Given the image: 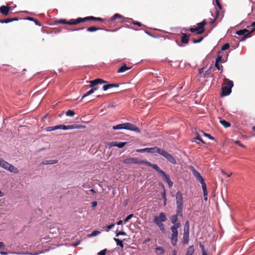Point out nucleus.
Here are the masks:
<instances>
[{
	"label": "nucleus",
	"instance_id": "52",
	"mask_svg": "<svg viewBox=\"0 0 255 255\" xmlns=\"http://www.w3.org/2000/svg\"><path fill=\"white\" fill-rule=\"evenodd\" d=\"M114 226H115V224L113 223L110 225L107 226V227H106V228L107 229V231H109V230L112 229Z\"/></svg>",
	"mask_w": 255,
	"mask_h": 255
},
{
	"label": "nucleus",
	"instance_id": "22",
	"mask_svg": "<svg viewBox=\"0 0 255 255\" xmlns=\"http://www.w3.org/2000/svg\"><path fill=\"white\" fill-rule=\"evenodd\" d=\"M189 241V232H184L183 237V244H188Z\"/></svg>",
	"mask_w": 255,
	"mask_h": 255
},
{
	"label": "nucleus",
	"instance_id": "55",
	"mask_svg": "<svg viewBox=\"0 0 255 255\" xmlns=\"http://www.w3.org/2000/svg\"><path fill=\"white\" fill-rule=\"evenodd\" d=\"M196 137L194 138V139L192 141H195V140H199L201 138V137L198 134V133L196 132Z\"/></svg>",
	"mask_w": 255,
	"mask_h": 255
},
{
	"label": "nucleus",
	"instance_id": "62",
	"mask_svg": "<svg viewBox=\"0 0 255 255\" xmlns=\"http://www.w3.org/2000/svg\"><path fill=\"white\" fill-rule=\"evenodd\" d=\"M4 247V244L3 242H0V249H3Z\"/></svg>",
	"mask_w": 255,
	"mask_h": 255
},
{
	"label": "nucleus",
	"instance_id": "45",
	"mask_svg": "<svg viewBox=\"0 0 255 255\" xmlns=\"http://www.w3.org/2000/svg\"><path fill=\"white\" fill-rule=\"evenodd\" d=\"M119 86V84H108L109 89L114 88V87H118Z\"/></svg>",
	"mask_w": 255,
	"mask_h": 255
},
{
	"label": "nucleus",
	"instance_id": "20",
	"mask_svg": "<svg viewBox=\"0 0 255 255\" xmlns=\"http://www.w3.org/2000/svg\"><path fill=\"white\" fill-rule=\"evenodd\" d=\"M161 148H158L157 147H154L151 148H147V152L148 153H158L160 154Z\"/></svg>",
	"mask_w": 255,
	"mask_h": 255
},
{
	"label": "nucleus",
	"instance_id": "35",
	"mask_svg": "<svg viewBox=\"0 0 255 255\" xmlns=\"http://www.w3.org/2000/svg\"><path fill=\"white\" fill-rule=\"evenodd\" d=\"M99 29H101V28H98V27H95V26H91V27H90L89 28H88L87 29V31H88V32H94V31H96L98 30H99Z\"/></svg>",
	"mask_w": 255,
	"mask_h": 255
},
{
	"label": "nucleus",
	"instance_id": "46",
	"mask_svg": "<svg viewBox=\"0 0 255 255\" xmlns=\"http://www.w3.org/2000/svg\"><path fill=\"white\" fill-rule=\"evenodd\" d=\"M201 132L203 133V135L205 136H206V137H208L209 138H210L211 139H212V140L214 139V138L213 137H212L211 135H210V134H209L208 133H205L203 131H201Z\"/></svg>",
	"mask_w": 255,
	"mask_h": 255
},
{
	"label": "nucleus",
	"instance_id": "13",
	"mask_svg": "<svg viewBox=\"0 0 255 255\" xmlns=\"http://www.w3.org/2000/svg\"><path fill=\"white\" fill-rule=\"evenodd\" d=\"M80 19H81V17H79L76 19H71L69 21H67L66 19H59L57 21V22L63 24L76 25L82 22V21H80Z\"/></svg>",
	"mask_w": 255,
	"mask_h": 255
},
{
	"label": "nucleus",
	"instance_id": "19",
	"mask_svg": "<svg viewBox=\"0 0 255 255\" xmlns=\"http://www.w3.org/2000/svg\"><path fill=\"white\" fill-rule=\"evenodd\" d=\"M128 143L127 142H112L110 143V146H117L120 148H123L125 145H126Z\"/></svg>",
	"mask_w": 255,
	"mask_h": 255
},
{
	"label": "nucleus",
	"instance_id": "43",
	"mask_svg": "<svg viewBox=\"0 0 255 255\" xmlns=\"http://www.w3.org/2000/svg\"><path fill=\"white\" fill-rule=\"evenodd\" d=\"M100 233V232H99L98 231H94L89 236L90 237L96 236L97 235L99 234Z\"/></svg>",
	"mask_w": 255,
	"mask_h": 255
},
{
	"label": "nucleus",
	"instance_id": "61",
	"mask_svg": "<svg viewBox=\"0 0 255 255\" xmlns=\"http://www.w3.org/2000/svg\"><path fill=\"white\" fill-rule=\"evenodd\" d=\"M115 107V105L113 103H110L108 105V108Z\"/></svg>",
	"mask_w": 255,
	"mask_h": 255
},
{
	"label": "nucleus",
	"instance_id": "64",
	"mask_svg": "<svg viewBox=\"0 0 255 255\" xmlns=\"http://www.w3.org/2000/svg\"><path fill=\"white\" fill-rule=\"evenodd\" d=\"M122 224H123V221H122V220H120V221H119L118 222V223H117V224H118V225H122Z\"/></svg>",
	"mask_w": 255,
	"mask_h": 255
},
{
	"label": "nucleus",
	"instance_id": "49",
	"mask_svg": "<svg viewBox=\"0 0 255 255\" xmlns=\"http://www.w3.org/2000/svg\"><path fill=\"white\" fill-rule=\"evenodd\" d=\"M106 249L103 250L98 253V255H106Z\"/></svg>",
	"mask_w": 255,
	"mask_h": 255
},
{
	"label": "nucleus",
	"instance_id": "8",
	"mask_svg": "<svg viewBox=\"0 0 255 255\" xmlns=\"http://www.w3.org/2000/svg\"><path fill=\"white\" fill-rule=\"evenodd\" d=\"M0 166L5 170L17 174L19 172L17 168L14 167L12 165L5 161L2 158H1L0 161Z\"/></svg>",
	"mask_w": 255,
	"mask_h": 255
},
{
	"label": "nucleus",
	"instance_id": "28",
	"mask_svg": "<svg viewBox=\"0 0 255 255\" xmlns=\"http://www.w3.org/2000/svg\"><path fill=\"white\" fill-rule=\"evenodd\" d=\"M195 249L194 246H190L187 248L185 255H193Z\"/></svg>",
	"mask_w": 255,
	"mask_h": 255
},
{
	"label": "nucleus",
	"instance_id": "16",
	"mask_svg": "<svg viewBox=\"0 0 255 255\" xmlns=\"http://www.w3.org/2000/svg\"><path fill=\"white\" fill-rule=\"evenodd\" d=\"M192 172H193V175L196 178L197 180L199 181L200 182V183L201 184H202V183L203 184L204 183H205V181H204V179L201 176V175H200V173L199 172H198L194 168H193V169L192 170Z\"/></svg>",
	"mask_w": 255,
	"mask_h": 255
},
{
	"label": "nucleus",
	"instance_id": "54",
	"mask_svg": "<svg viewBox=\"0 0 255 255\" xmlns=\"http://www.w3.org/2000/svg\"><path fill=\"white\" fill-rule=\"evenodd\" d=\"M136 151L138 152H147V148H143V149H138L136 150Z\"/></svg>",
	"mask_w": 255,
	"mask_h": 255
},
{
	"label": "nucleus",
	"instance_id": "27",
	"mask_svg": "<svg viewBox=\"0 0 255 255\" xmlns=\"http://www.w3.org/2000/svg\"><path fill=\"white\" fill-rule=\"evenodd\" d=\"M130 20H132L131 23L134 25H136L138 26H141L142 25V24L140 22L138 21H135L132 19H129L128 18H125L124 20H122V22H130Z\"/></svg>",
	"mask_w": 255,
	"mask_h": 255
},
{
	"label": "nucleus",
	"instance_id": "36",
	"mask_svg": "<svg viewBox=\"0 0 255 255\" xmlns=\"http://www.w3.org/2000/svg\"><path fill=\"white\" fill-rule=\"evenodd\" d=\"M117 18H123V17L122 15H121V14H119V13H116L115 14H114L111 18V19L112 20H115L116 19H117Z\"/></svg>",
	"mask_w": 255,
	"mask_h": 255
},
{
	"label": "nucleus",
	"instance_id": "42",
	"mask_svg": "<svg viewBox=\"0 0 255 255\" xmlns=\"http://www.w3.org/2000/svg\"><path fill=\"white\" fill-rule=\"evenodd\" d=\"M161 196H162V198L164 199V205H166V193H165V191L164 190V191L161 193Z\"/></svg>",
	"mask_w": 255,
	"mask_h": 255
},
{
	"label": "nucleus",
	"instance_id": "17",
	"mask_svg": "<svg viewBox=\"0 0 255 255\" xmlns=\"http://www.w3.org/2000/svg\"><path fill=\"white\" fill-rule=\"evenodd\" d=\"M190 34L182 33L181 37V41L183 44H187L189 42V38Z\"/></svg>",
	"mask_w": 255,
	"mask_h": 255
},
{
	"label": "nucleus",
	"instance_id": "15",
	"mask_svg": "<svg viewBox=\"0 0 255 255\" xmlns=\"http://www.w3.org/2000/svg\"><path fill=\"white\" fill-rule=\"evenodd\" d=\"M88 20H97V21H104V19L101 18V17H96L93 16H87L85 17L84 18H81V19H80V21H82V22H85Z\"/></svg>",
	"mask_w": 255,
	"mask_h": 255
},
{
	"label": "nucleus",
	"instance_id": "48",
	"mask_svg": "<svg viewBox=\"0 0 255 255\" xmlns=\"http://www.w3.org/2000/svg\"><path fill=\"white\" fill-rule=\"evenodd\" d=\"M120 235H126V233L124 231H119L117 232L116 233V236L118 237Z\"/></svg>",
	"mask_w": 255,
	"mask_h": 255
},
{
	"label": "nucleus",
	"instance_id": "32",
	"mask_svg": "<svg viewBox=\"0 0 255 255\" xmlns=\"http://www.w3.org/2000/svg\"><path fill=\"white\" fill-rule=\"evenodd\" d=\"M114 240L116 242L117 246H120L122 249L124 248V244L122 240L118 238H114Z\"/></svg>",
	"mask_w": 255,
	"mask_h": 255
},
{
	"label": "nucleus",
	"instance_id": "2",
	"mask_svg": "<svg viewBox=\"0 0 255 255\" xmlns=\"http://www.w3.org/2000/svg\"><path fill=\"white\" fill-rule=\"evenodd\" d=\"M167 220L166 214L163 212H161L158 216L153 217V222L158 227L161 232H164L165 231V228L163 223L165 222Z\"/></svg>",
	"mask_w": 255,
	"mask_h": 255
},
{
	"label": "nucleus",
	"instance_id": "31",
	"mask_svg": "<svg viewBox=\"0 0 255 255\" xmlns=\"http://www.w3.org/2000/svg\"><path fill=\"white\" fill-rule=\"evenodd\" d=\"M220 122L221 124L226 128H229L231 126L230 123L224 120H221Z\"/></svg>",
	"mask_w": 255,
	"mask_h": 255
},
{
	"label": "nucleus",
	"instance_id": "33",
	"mask_svg": "<svg viewBox=\"0 0 255 255\" xmlns=\"http://www.w3.org/2000/svg\"><path fill=\"white\" fill-rule=\"evenodd\" d=\"M202 187L203 189L204 196H207L208 192H207V187H206V183H204L203 184L202 183Z\"/></svg>",
	"mask_w": 255,
	"mask_h": 255
},
{
	"label": "nucleus",
	"instance_id": "23",
	"mask_svg": "<svg viewBox=\"0 0 255 255\" xmlns=\"http://www.w3.org/2000/svg\"><path fill=\"white\" fill-rule=\"evenodd\" d=\"M181 226H180L179 224L172 226L170 228L171 231L172 232V234L178 235L177 229L179 228Z\"/></svg>",
	"mask_w": 255,
	"mask_h": 255
},
{
	"label": "nucleus",
	"instance_id": "30",
	"mask_svg": "<svg viewBox=\"0 0 255 255\" xmlns=\"http://www.w3.org/2000/svg\"><path fill=\"white\" fill-rule=\"evenodd\" d=\"M58 162L57 160H45L41 162V164L46 165V164H53L57 163Z\"/></svg>",
	"mask_w": 255,
	"mask_h": 255
},
{
	"label": "nucleus",
	"instance_id": "51",
	"mask_svg": "<svg viewBox=\"0 0 255 255\" xmlns=\"http://www.w3.org/2000/svg\"><path fill=\"white\" fill-rule=\"evenodd\" d=\"M216 13H217L216 15V17H215V18H214V19H213V20L211 22V23L212 24H213V23L215 22V21L216 20L217 18L218 17V15H219V11H218V10H216Z\"/></svg>",
	"mask_w": 255,
	"mask_h": 255
},
{
	"label": "nucleus",
	"instance_id": "41",
	"mask_svg": "<svg viewBox=\"0 0 255 255\" xmlns=\"http://www.w3.org/2000/svg\"><path fill=\"white\" fill-rule=\"evenodd\" d=\"M203 39V37H201L199 39H193L192 41L194 43H197L200 42Z\"/></svg>",
	"mask_w": 255,
	"mask_h": 255
},
{
	"label": "nucleus",
	"instance_id": "63",
	"mask_svg": "<svg viewBox=\"0 0 255 255\" xmlns=\"http://www.w3.org/2000/svg\"><path fill=\"white\" fill-rule=\"evenodd\" d=\"M27 19L29 20H30V21H34L35 18L32 17H28L27 18Z\"/></svg>",
	"mask_w": 255,
	"mask_h": 255
},
{
	"label": "nucleus",
	"instance_id": "56",
	"mask_svg": "<svg viewBox=\"0 0 255 255\" xmlns=\"http://www.w3.org/2000/svg\"><path fill=\"white\" fill-rule=\"evenodd\" d=\"M216 4L219 7L220 9H222V5L219 2V0H215Z\"/></svg>",
	"mask_w": 255,
	"mask_h": 255
},
{
	"label": "nucleus",
	"instance_id": "39",
	"mask_svg": "<svg viewBox=\"0 0 255 255\" xmlns=\"http://www.w3.org/2000/svg\"><path fill=\"white\" fill-rule=\"evenodd\" d=\"M10 22H11V20L10 19V18H8L5 19H1L0 20V22L1 23H9Z\"/></svg>",
	"mask_w": 255,
	"mask_h": 255
},
{
	"label": "nucleus",
	"instance_id": "24",
	"mask_svg": "<svg viewBox=\"0 0 255 255\" xmlns=\"http://www.w3.org/2000/svg\"><path fill=\"white\" fill-rule=\"evenodd\" d=\"M177 237L178 235L177 234H171V235L170 240L171 244L174 246H175L177 245Z\"/></svg>",
	"mask_w": 255,
	"mask_h": 255
},
{
	"label": "nucleus",
	"instance_id": "47",
	"mask_svg": "<svg viewBox=\"0 0 255 255\" xmlns=\"http://www.w3.org/2000/svg\"><path fill=\"white\" fill-rule=\"evenodd\" d=\"M235 144L243 147V148H245L246 147V146L244 145L243 144H242L241 142V141L240 140H237L235 142Z\"/></svg>",
	"mask_w": 255,
	"mask_h": 255
},
{
	"label": "nucleus",
	"instance_id": "58",
	"mask_svg": "<svg viewBox=\"0 0 255 255\" xmlns=\"http://www.w3.org/2000/svg\"><path fill=\"white\" fill-rule=\"evenodd\" d=\"M97 205V203L96 201H94L92 203V206L93 208H95Z\"/></svg>",
	"mask_w": 255,
	"mask_h": 255
},
{
	"label": "nucleus",
	"instance_id": "50",
	"mask_svg": "<svg viewBox=\"0 0 255 255\" xmlns=\"http://www.w3.org/2000/svg\"><path fill=\"white\" fill-rule=\"evenodd\" d=\"M189 31H191V32H196V33L197 34V32H198V29L196 27H190L189 28Z\"/></svg>",
	"mask_w": 255,
	"mask_h": 255
},
{
	"label": "nucleus",
	"instance_id": "57",
	"mask_svg": "<svg viewBox=\"0 0 255 255\" xmlns=\"http://www.w3.org/2000/svg\"><path fill=\"white\" fill-rule=\"evenodd\" d=\"M103 89L104 91H106L109 89L108 84L104 85L103 87Z\"/></svg>",
	"mask_w": 255,
	"mask_h": 255
},
{
	"label": "nucleus",
	"instance_id": "4",
	"mask_svg": "<svg viewBox=\"0 0 255 255\" xmlns=\"http://www.w3.org/2000/svg\"><path fill=\"white\" fill-rule=\"evenodd\" d=\"M113 128L115 130L122 129H128L131 131H135L137 133L140 132V129L139 128L136 127L135 125L129 123H126L114 126H113Z\"/></svg>",
	"mask_w": 255,
	"mask_h": 255
},
{
	"label": "nucleus",
	"instance_id": "25",
	"mask_svg": "<svg viewBox=\"0 0 255 255\" xmlns=\"http://www.w3.org/2000/svg\"><path fill=\"white\" fill-rule=\"evenodd\" d=\"M131 67H128L126 66V64H123L122 66L119 68L117 71L118 73H123L128 70L130 69Z\"/></svg>",
	"mask_w": 255,
	"mask_h": 255
},
{
	"label": "nucleus",
	"instance_id": "34",
	"mask_svg": "<svg viewBox=\"0 0 255 255\" xmlns=\"http://www.w3.org/2000/svg\"><path fill=\"white\" fill-rule=\"evenodd\" d=\"M189 222L187 221L184 225V232H189Z\"/></svg>",
	"mask_w": 255,
	"mask_h": 255
},
{
	"label": "nucleus",
	"instance_id": "37",
	"mask_svg": "<svg viewBox=\"0 0 255 255\" xmlns=\"http://www.w3.org/2000/svg\"><path fill=\"white\" fill-rule=\"evenodd\" d=\"M230 47V44L229 43H226L224 45H223V46L221 48V50L220 51H221V53H222L223 51H225L226 50H227Z\"/></svg>",
	"mask_w": 255,
	"mask_h": 255
},
{
	"label": "nucleus",
	"instance_id": "3",
	"mask_svg": "<svg viewBox=\"0 0 255 255\" xmlns=\"http://www.w3.org/2000/svg\"><path fill=\"white\" fill-rule=\"evenodd\" d=\"M85 128V126L82 125H72L69 126L58 125L53 127H48L45 128L46 131H51L58 129H63L64 130L72 129H83Z\"/></svg>",
	"mask_w": 255,
	"mask_h": 255
},
{
	"label": "nucleus",
	"instance_id": "14",
	"mask_svg": "<svg viewBox=\"0 0 255 255\" xmlns=\"http://www.w3.org/2000/svg\"><path fill=\"white\" fill-rule=\"evenodd\" d=\"M207 22L205 19L203 20L202 22L197 23L196 28L198 29L197 34H202L205 32V26L206 25Z\"/></svg>",
	"mask_w": 255,
	"mask_h": 255
},
{
	"label": "nucleus",
	"instance_id": "7",
	"mask_svg": "<svg viewBox=\"0 0 255 255\" xmlns=\"http://www.w3.org/2000/svg\"><path fill=\"white\" fill-rule=\"evenodd\" d=\"M175 201L176 205V209L178 210V213H181L183 210L184 202L183 194L180 191H177L175 194Z\"/></svg>",
	"mask_w": 255,
	"mask_h": 255
},
{
	"label": "nucleus",
	"instance_id": "21",
	"mask_svg": "<svg viewBox=\"0 0 255 255\" xmlns=\"http://www.w3.org/2000/svg\"><path fill=\"white\" fill-rule=\"evenodd\" d=\"M155 252L157 255H162L165 253L164 248L162 247L156 246Z\"/></svg>",
	"mask_w": 255,
	"mask_h": 255
},
{
	"label": "nucleus",
	"instance_id": "38",
	"mask_svg": "<svg viewBox=\"0 0 255 255\" xmlns=\"http://www.w3.org/2000/svg\"><path fill=\"white\" fill-rule=\"evenodd\" d=\"M75 112L71 110H69L66 112V115L67 116L73 117L75 115Z\"/></svg>",
	"mask_w": 255,
	"mask_h": 255
},
{
	"label": "nucleus",
	"instance_id": "29",
	"mask_svg": "<svg viewBox=\"0 0 255 255\" xmlns=\"http://www.w3.org/2000/svg\"><path fill=\"white\" fill-rule=\"evenodd\" d=\"M221 51H219L218 52L217 57L216 60V62L219 63V62H224L226 60H224L222 59L223 55L221 54Z\"/></svg>",
	"mask_w": 255,
	"mask_h": 255
},
{
	"label": "nucleus",
	"instance_id": "1",
	"mask_svg": "<svg viewBox=\"0 0 255 255\" xmlns=\"http://www.w3.org/2000/svg\"><path fill=\"white\" fill-rule=\"evenodd\" d=\"M90 83V85L89 86H85L83 88L82 90H87L89 88H91V90L87 92L85 94H84L81 99V101L85 98V97L91 95L92 94L94 93L95 91H97L99 88L98 87H96V86L98 84H101L103 83H107L108 82L106 81H104V80L100 78L96 79L94 80L90 81L89 82Z\"/></svg>",
	"mask_w": 255,
	"mask_h": 255
},
{
	"label": "nucleus",
	"instance_id": "12",
	"mask_svg": "<svg viewBox=\"0 0 255 255\" xmlns=\"http://www.w3.org/2000/svg\"><path fill=\"white\" fill-rule=\"evenodd\" d=\"M159 154L165 157L168 161L171 163L174 164L176 163V159L171 154L169 153L167 151L161 149Z\"/></svg>",
	"mask_w": 255,
	"mask_h": 255
},
{
	"label": "nucleus",
	"instance_id": "9",
	"mask_svg": "<svg viewBox=\"0 0 255 255\" xmlns=\"http://www.w3.org/2000/svg\"><path fill=\"white\" fill-rule=\"evenodd\" d=\"M151 167H152L155 170L158 172V173L161 175L163 180L165 182L167 183L170 180H171L170 179L169 175L166 174L163 171L161 170L157 164H152Z\"/></svg>",
	"mask_w": 255,
	"mask_h": 255
},
{
	"label": "nucleus",
	"instance_id": "6",
	"mask_svg": "<svg viewBox=\"0 0 255 255\" xmlns=\"http://www.w3.org/2000/svg\"><path fill=\"white\" fill-rule=\"evenodd\" d=\"M123 163L126 164H144L149 166H151L152 163L147 160H142L138 159L137 158H126L123 160Z\"/></svg>",
	"mask_w": 255,
	"mask_h": 255
},
{
	"label": "nucleus",
	"instance_id": "11",
	"mask_svg": "<svg viewBox=\"0 0 255 255\" xmlns=\"http://www.w3.org/2000/svg\"><path fill=\"white\" fill-rule=\"evenodd\" d=\"M183 216V211H181V213H178V210L176 209V214L172 215L170 219V221L172 224H173V225H176L177 224H179L180 226H181V223L178 221V217H181L182 218Z\"/></svg>",
	"mask_w": 255,
	"mask_h": 255
},
{
	"label": "nucleus",
	"instance_id": "5",
	"mask_svg": "<svg viewBox=\"0 0 255 255\" xmlns=\"http://www.w3.org/2000/svg\"><path fill=\"white\" fill-rule=\"evenodd\" d=\"M225 82L222 87V96H227L230 94L232 92V88L234 84L232 81L226 78L225 79Z\"/></svg>",
	"mask_w": 255,
	"mask_h": 255
},
{
	"label": "nucleus",
	"instance_id": "40",
	"mask_svg": "<svg viewBox=\"0 0 255 255\" xmlns=\"http://www.w3.org/2000/svg\"><path fill=\"white\" fill-rule=\"evenodd\" d=\"M133 217V214H129L124 220V222L126 223V222H128Z\"/></svg>",
	"mask_w": 255,
	"mask_h": 255
},
{
	"label": "nucleus",
	"instance_id": "53",
	"mask_svg": "<svg viewBox=\"0 0 255 255\" xmlns=\"http://www.w3.org/2000/svg\"><path fill=\"white\" fill-rule=\"evenodd\" d=\"M215 66L217 68V69L218 70H221L222 71H223V69H221V67L219 65V63L216 62L215 64Z\"/></svg>",
	"mask_w": 255,
	"mask_h": 255
},
{
	"label": "nucleus",
	"instance_id": "10",
	"mask_svg": "<svg viewBox=\"0 0 255 255\" xmlns=\"http://www.w3.org/2000/svg\"><path fill=\"white\" fill-rule=\"evenodd\" d=\"M255 30L254 28L251 31H249L247 29H244L236 31V33L238 35H243V38L241 39V41L245 40L247 38L250 36V34Z\"/></svg>",
	"mask_w": 255,
	"mask_h": 255
},
{
	"label": "nucleus",
	"instance_id": "44",
	"mask_svg": "<svg viewBox=\"0 0 255 255\" xmlns=\"http://www.w3.org/2000/svg\"><path fill=\"white\" fill-rule=\"evenodd\" d=\"M199 246L201 249L202 254L204 253H207V252L205 250V247L203 245H202L201 243H200L199 245Z\"/></svg>",
	"mask_w": 255,
	"mask_h": 255
},
{
	"label": "nucleus",
	"instance_id": "59",
	"mask_svg": "<svg viewBox=\"0 0 255 255\" xmlns=\"http://www.w3.org/2000/svg\"><path fill=\"white\" fill-rule=\"evenodd\" d=\"M34 22L38 26H41V23L39 22V21L36 19H34Z\"/></svg>",
	"mask_w": 255,
	"mask_h": 255
},
{
	"label": "nucleus",
	"instance_id": "18",
	"mask_svg": "<svg viewBox=\"0 0 255 255\" xmlns=\"http://www.w3.org/2000/svg\"><path fill=\"white\" fill-rule=\"evenodd\" d=\"M9 10L10 7L8 6L2 5L0 7V12L5 16L8 14Z\"/></svg>",
	"mask_w": 255,
	"mask_h": 255
},
{
	"label": "nucleus",
	"instance_id": "60",
	"mask_svg": "<svg viewBox=\"0 0 255 255\" xmlns=\"http://www.w3.org/2000/svg\"><path fill=\"white\" fill-rule=\"evenodd\" d=\"M168 186H169V187L170 188L172 186H173V182L170 180L168 183H167Z\"/></svg>",
	"mask_w": 255,
	"mask_h": 255
},
{
	"label": "nucleus",
	"instance_id": "26",
	"mask_svg": "<svg viewBox=\"0 0 255 255\" xmlns=\"http://www.w3.org/2000/svg\"><path fill=\"white\" fill-rule=\"evenodd\" d=\"M213 77L212 68H210L203 74V77L208 78Z\"/></svg>",
	"mask_w": 255,
	"mask_h": 255
}]
</instances>
